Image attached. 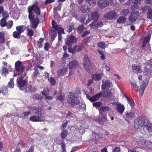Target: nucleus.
<instances>
[{
    "label": "nucleus",
    "mask_w": 152,
    "mask_h": 152,
    "mask_svg": "<svg viewBox=\"0 0 152 152\" xmlns=\"http://www.w3.org/2000/svg\"><path fill=\"white\" fill-rule=\"evenodd\" d=\"M103 24L102 22L98 19V20L93 21V22L89 25V26L91 28H96L102 27L103 26Z\"/></svg>",
    "instance_id": "9b49d317"
},
{
    "label": "nucleus",
    "mask_w": 152,
    "mask_h": 152,
    "mask_svg": "<svg viewBox=\"0 0 152 152\" xmlns=\"http://www.w3.org/2000/svg\"><path fill=\"white\" fill-rule=\"evenodd\" d=\"M110 86V82L108 80H105L103 82V83L102 85V90L108 88Z\"/></svg>",
    "instance_id": "bb28decb"
},
{
    "label": "nucleus",
    "mask_w": 152,
    "mask_h": 152,
    "mask_svg": "<svg viewBox=\"0 0 152 152\" xmlns=\"http://www.w3.org/2000/svg\"><path fill=\"white\" fill-rule=\"evenodd\" d=\"M62 4L61 3H59L58 6L56 7H54L53 8L54 11L56 12L57 11V10L60 11L61 9Z\"/></svg>",
    "instance_id": "052dcab7"
},
{
    "label": "nucleus",
    "mask_w": 152,
    "mask_h": 152,
    "mask_svg": "<svg viewBox=\"0 0 152 152\" xmlns=\"http://www.w3.org/2000/svg\"><path fill=\"white\" fill-rule=\"evenodd\" d=\"M90 33V30L86 31H85L81 35L82 37H86L87 35L89 34Z\"/></svg>",
    "instance_id": "69168bd1"
},
{
    "label": "nucleus",
    "mask_w": 152,
    "mask_h": 152,
    "mask_svg": "<svg viewBox=\"0 0 152 152\" xmlns=\"http://www.w3.org/2000/svg\"><path fill=\"white\" fill-rule=\"evenodd\" d=\"M109 110L110 107H109L107 106H103L100 107L99 111L104 113L105 111H108Z\"/></svg>",
    "instance_id": "ea45409f"
},
{
    "label": "nucleus",
    "mask_w": 152,
    "mask_h": 152,
    "mask_svg": "<svg viewBox=\"0 0 152 152\" xmlns=\"http://www.w3.org/2000/svg\"><path fill=\"white\" fill-rule=\"evenodd\" d=\"M67 102L68 103L70 104L72 107H74L80 102L79 100H78L77 98L75 96V94L71 92L69 93Z\"/></svg>",
    "instance_id": "39448f33"
},
{
    "label": "nucleus",
    "mask_w": 152,
    "mask_h": 152,
    "mask_svg": "<svg viewBox=\"0 0 152 152\" xmlns=\"http://www.w3.org/2000/svg\"><path fill=\"white\" fill-rule=\"evenodd\" d=\"M114 104L116 106V110L120 114H122L125 110L124 105L118 102H114Z\"/></svg>",
    "instance_id": "ddd939ff"
},
{
    "label": "nucleus",
    "mask_w": 152,
    "mask_h": 152,
    "mask_svg": "<svg viewBox=\"0 0 152 152\" xmlns=\"http://www.w3.org/2000/svg\"><path fill=\"white\" fill-rule=\"evenodd\" d=\"M32 98L34 99L42 100L43 97L40 95L35 94L32 96Z\"/></svg>",
    "instance_id": "09e8293b"
},
{
    "label": "nucleus",
    "mask_w": 152,
    "mask_h": 152,
    "mask_svg": "<svg viewBox=\"0 0 152 152\" xmlns=\"http://www.w3.org/2000/svg\"><path fill=\"white\" fill-rule=\"evenodd\" d=\"M135 115V113L134 112L132 111L129 112H126L125 116L126 117L128 118H133Z\"/></svg>",
    "instance_id": "473e14b6"
},
{
    "label": "nucleus",
    "mask_w": 152,
    "mask_h": 152,
    "mask_svg": "<svg viewBox=\"0 0 152 152\" xmlns=\"http://www.w3.org/2000/svg\"><path fill=\"white\" fill-rule=\"evenodd\" d=\"M130 13L129 10L128 9L122 10L120 14L125 16H126Z\"/></svg>",
    "instance_id": "c9c22d12"
},
{
    "label": "nucleus",
    "mask_w": 152,
    "mask_h": 152,
    "mask_svg": "<svg viewBox=\"0 0 152 152\" xmlns=\"http://www.w3.org/2000/svg\"><path fill=\"white\" fill-rule=\"evenodd\" d=\"M15 70L18 75L22 74L25 70V66L22 62L18 61L15 63Z\"/></svg>",
    "instance_id": "423d86ee"
},
{
    "label": "nucleus",
    "mask_w": 152,
    "mask_h": 152,
    "mask_svg": "<svg viewBox=\"0 0 152 152\" xmlns=\"http://www.w3.org/2000/svg\"><path fill=\"white\" fill-rule=\"evenodd\" d=\"M91 15V19L93 20V21L98 20L99 18V14L98 12L96 11H94L92 12Z\"/></svg>",
    "instance_id": "4be33fe9"
},
{
    "label": "nucleus",
    "mask_w": 152,
    "mask_h": 152,
    "mask_svg": "<svg viewBox=\"0 0 152 152\" xmlns=\"http://www.w3.org/2000/svg\"><path fill=\"white\" fill-rule=\"evenodd\" d=\"M98 46L102 49H105V44L103 42H101L97 43Z\"/></svg>",
    "instance_id": "8fccbe9b"
},
{
    "label": "nucleus",
    "mask_w": 152,
    "mask_h": 152,
    "mask_svg": "<svg viewBox=\"0 0 152 152\" xmlns=\"http://www.w3.org/2000/svg\"><path fill=\"white\" fill-rule=\"evenodd\" d=\"M102 105V102H96L93 103V105L94 107H98Z\"/></svg>",
    "instance_id": "e2e57ef3"
},
{
    "label": "nucleus",
    "mask_w": 152,
    "mask_h": 152,
    "mask_svg": "<svg viewBox=\"0 0 152 152\" xmlns=\"http://www.w3.org/2000/svg\"><path fill=\"white\" fill-rule=\"evenodd\" d=\"M125 97L127 99V102L129 105L132 107H134V103L133 99H130L126 95L125 96Z\"/></svg>",
    "instance_id": "7c9ffc66"
},
{
    "label": "nucleus",
    "mask_w": 152,
    "mask_h": 152,
    "mask_svg": "<svg viewBox=\"0 0 152 152\" xmlns=\"http://www.w3.org/2000/svg\"><path fill=\"white\" fill-rule=\"evenodd\" d=\"M99 113L98 117V120L100 123L103 124L107 120L106 115L104 113L99 111Z\"/></svg>",
    "instance_id": "4468645a"
},
{
    "label": "nucleus",
    "mask_w": 152,
    "mask_h": 152,
    "mask_svg": "<svg viewBox=\"0 0 152 152\" xmlns=\"http://www.w3.org/2000/svg\"><path fill=\"white\" fill-rule=\"evenodd\" d=\"M98 94H100V98L102 97L103 98H106L109 95L111 94V92L110 91L106 92V91H102L101 92H100Z\"/></svg>",
    "instance_id": "c85d7f7f"
},
{
    "label": "nucleus",
    "mask_w": 152,
    "mask_h": 152,
    "mask_svg": "<svg viewBox=\"0 0 152 152\" xmlns=\"http://www.w3.org/2000/svg\"><path fill=\"white\" fill-rule=\"evenodd\" d=\"M150 7L147 5H145L143 6H141V7L140 9V11H142V13H145L147 11H148L149 9H150Z\"/></svg>",
    "instance_id": "2f4dec72"
},
{
    "label": "nucleus",
    "mask_w": 152,
    "mask_h": 152,
    "mask_svg": "<svg viewBox=\"0 0 152 152\" xmlns=\"http://www.w3.org/2000/svg\"><path fill=\"white\" fill-rule=\"evenodd\" d=\"M134 126L136 128L142 127L144 131L148 133L152 132V124L145 117H139L134 120Z\"/></svg>",
    "instance_id": "f03ea898"
},
{
    "label": "nucleus",
    "mask_w": 152,
    "mask_h": 152,
    "mask_svg": "<svg viewBox=\"0 0 152 152\" xmlns=\"http://www.w3.org/2000/svg\"><path fill=\"white\" fill-rule=\"evenodd\" d=\"M78 10L80 12L83 13H86L90 10V7L86 5H82L78 7Z\"/></svg>",
    "instance_id": "6ab92c4d"
},
{
    "label": "nucleus",
    "mask_w": 152,
    "mask_h": 152,
    "mask_svg": "<svg viewBox=\"0 0 152 152\" xmlns=\"http://www.w3.org/2000/svg\"><path fill=\"white\" fill-rule=\"evenodd\" d=\"M147 16L148 19H152V8H150L149 9L147 12Z\"/></svg>",
    "instance_id": "de8ad7c7"
},
{
    "label": "nucleus",
    "mask_w": 152,
    "mask_h": 152,
    "mask_svg": "<svg viewBox=\"0 0 152 152\" xmlns=\"http://www.w3.org/2000/svg\"><path fill=\"white\" fill-rule=\"evenodd\" d=\"M25 76V75H21L18 77L16 80L17 83L19 88L22 90H23V88L26 85L27 82L25 79H24Z\"/></svg>",
    "instance_id": "0eeeda50"
},
{
    "label": "nucleus",
    "mask_w": 152,
    "mask_h": 152,
    "mask_svg": "<svg viewBox=\"0 0 152 152\" xmlns=\"http://www.w3.org/2000/svg\"><path fill=\"white\" fill-rule=\"evenodd\" d=\"M2 16L3 18H2L7 19L9 17V15L8 13L7 12H4L2 13Z\"/></svg>",
    "instance_id": "0e129e2a"
},
{
    "label": "nucleus",
    "mask_w": 152,
    "mask_h": 152,
    "mask_svg": "<svg viewBox=\"0 0 152 152\" xmlns=\"http://www.w3.org/2000/svg\"><path fill=\"white\" fill-rule=\"evenodd\" d=\"M26 31H27V34L28 36L31 37L33 36L34 32L32 29L28 28L26 29Z\"/></svg>",
    "instance_id": "a19ab883"
},
{
    "label": "nucleus",
    "mask_w": 152,
    "mask_h": 152,
    "mask_svg": "<svg viewBox=\"0 0 152 152\" xmlns=\"http://www.w3.org/2000/svg\"><path fill=\"white\" fill-rule=\"evenodd\" d=\"M126 20V18L125 17L121 16L117 20V22L118 23H124Z\"/></svg>",
    "instance_id": "4c0bfd02"
},
{
    "label": "nucleus",
    "mask_w": 152,
    "mask_h": 152,
    "mask_svg": "<svg viewBox=\"0 0 152 152\" xmlns=\"http://www.w3.org/2000/svg\"><path fill=\"white\" fill-rule=\"evenodd\" d=\"M151 37L149 35L145 37L144 38L143 41L142 42V45L141 48L143 49L146 45L149 43Z\"/></svg>",
    "instance_id": "5701e85b"
},
{
    "label": "nucleus",
    "mask_w": 152,
    "mask_h": 152,
    "mask_svg": "<svg viewBox=\"0 0 152 152\" xmlns=\"http://www.w3.org/2000/svg\"><path fill=\"white\" fill-rule=\"evenodd\" d=\"M57 29H56V30L57 31L58 34H65L64 29L61 28L60 26L59 28H58Z\"/></svg>",
    "instance_id": "49530a36"
},
{
    "label": "nucleus",
    "mask_w": 152,
    "mask_h": 152,
    "mask_svg": "<svg viewBox=\"0 0 152 152\" xmlns=\"http://www.w3.org/2000/svg\"><path fill=\"white\" fill-rule=\"evenodd\" d=\"M28 18L29 20L32 28H36L39 23V20L38 17L34 18V12L38 15H40L41 13L40 9L37 5H32L29 6L28 8Z\"/></svg>",
    "instance_id": "f257e3e1"
},
{
    "label": "nucleus",
    "mask_w": 152,
    "mask_h": 152,
    "mask_svg": "<svg viewBox=\"0 0 152 152\" xmlns=\"http://www.w3.org/2000/svg\"><path fill=\"white\" fill-rule=\"evenodd\" d=\"M52 26L53 28H54L55 30L57 29L58 28H59L60 25H57L56 22L53 20H52Z\"/></svg>",
    "instance_id": "13d9d810"
},
{
    "label": "nucleus",
    "mask_w": 152,
    "mask_h": 152,
    "mask_svg": "<svg viewBox=\"0 0 152 152\" xmlns=\"http://www.w3.org/2000/svg\"><path fill=\"white\" fill-rule=\"evenodd\" d=\"M84 27L83 25H80L77 29V31H79V33H82L84 30Z\"/></svg>",
    "instance_id": "5fc2aeb1"
},
{
    "label": "nucleus",
    "mask_w": 152,
    "mask_h": 152,
    "mask_svg": "<svg viewBox=\"0 0 152 152\" xmlns=\"http://www.w3.org/2000/svg\"><path fill=\"white\" fill-rule=\"evenodd\" d=\"M49 81L52 86H54L56 84V80L53 77H51L50 78L48 79Z\"/></svg>",
    "instance_id": "864d4df0"
},
{
    "label": "nucleus",
    "mask_w": 152,
    "mask_h": 152,
    "mask_svg": "<svg viewBox=\"0 0 152 152\" xmlns=\"http://www.w3.org/2000/svg\"><path fill=\"white\" fill-rule=\"evenodd\" d=\"M132 70L133 72L137 73H141L142 71L140 66H138L135 64H133L132 66Z\"/></svg>",
    "instance_id": "a211bd4d"
},
{
    "label": "nucleus",
    "mask_w": 152,
    "mask_h": 152,
    "mask_svg": "<svg viewBox=\"0 0 152 152\" xmlns=\"http://www.w3.org/2000/svg\"><path fill=\"white\" fill-rule=\"evenodd\" d=\"M8 69L4 67H3L1 72V74L5 76H6L8 74Z\"/></svg>",
    "instance_id": "c03bdc74"
},
{
    "label": "nucleus",
    "mask_w": 152,
    "mask_h": 152,
    "mask_svg": "<svg viewBox=\"0 0 152 152\" xmlns=\"http://www.w3.org/2000/svg\"><path fill=\"white\" fill-rule=\"evenodd\" d=\"M35 91L34 89L33 88L32 86L31 85H28V86L26 88V92H34Z\"/></svg>",
    "instance_id": "603ef678"
},
{
    "label": "nucleus",
    "mask_w": 152,
    "mask_h": 152,
    "mask_svg": "<svg viewBox=\"0 0 152 152\" xmlns=\"http://www.w3.org/2000/svg\"><path fill=\"white\" fill-rule=\"evenodd\" d=\"M75 24L73 23H71L69 25L67 26V31L69 32H71L72 30L75 28Z\"/></svg>",
    "instance_id": "e433bc0d"
},
{
    "label": "nucleus",
    "mask_w": 152,
    "mask_h": 152,
    "mask_svg": "<svg viewBox=\"0 0 152 152\" xmlns=\"http://www.w3.org/2000/svg\"><path fill=\"white\" fill-rule=\"evenodd\" d=\"M58 141L60 142V143H59V144L61 145L62 152H66L65 148L66 145L64 141V140H59Z\"/></svg>",
    "instance_id": "c756f323"
},
{
    "label": "nucleus",
    "mask_w": 152,
    "mask_h": 152,
    "mask_svg": "<svg viewBox=\"0 0 152 152\" xmlns=\"http://www.w3.org/2000/svg\"><path fill=\"white\" fill-rule=\"evenodd\" d=\"M83 65L86 71L89 72L91 68V61L87 55H85L84 58Z\"/></svg>",
    "instance_id": "6e6552de"
},
{
    "label": "nucleus",
    "mask_w": 152,
    "mask_h": 152,
    "mask_svg": "<svg viewBox=\"0 0 152 152\" xmlns=\"http://www.w3.org/2000/svg\"><path fill=\"white\" fill-rule=\"evenodd\" d=\"M44 41V39L42 38H40L37 42V45L39 48H42V43Z\"/></svg>",
    "instance_id": "3c124183"
},
{
    "label": "nucleus",
    "mask_w": 152,
    "mask_h": 152,
    "mask_svg": "<svg viewBox=\"0 0 152 152\" xmlns=\"http://www.w3.org/2000/svg\"><path fill=\"white\" fill-rule=\"evenodd\" d=\"M116 13L114 10L110 11L107 13L105 14L104 16L105 18L111 20L116 18Z\"/></svg>",
    "instance_id": "2eb2a0df"
},
{
    "label": "nucleus",
    "mask_w": 152,
    "mask_h": 152,
    "mask_svg": "<svg viewBox=\"0 0 152 152\" xmlns=\"http://www.w3.org/2000/svg\"><path fill=\"white\" fill-rule=\"evenodd\" d=\"M102 75V73L96 74L92 75L91 77L93 80L96 81H99L101 80Z\"/></svg>",
    "instance_id": "393cba45"
},
{
    "label": "nucleus",
    "mask_w": 152,
    "mask_h": 152,
    "mask_svg": "<svg viewBox=\"0 0 152 152\" xmlns=\"http://www.w3.org/2000/svg\"><path fill=\"white\" fill-rule=\"evenodd\" d=\"M1 92L4 95H7L8 93V88L7 86H3L1 88Z\"/></svg>",
    "instance_id": "f704fd0d"
},
{
    "label": "nucleus",
    "mask_w": 152,
    "mask_h": 152,
    "mask_svg": "<svg viewBox=\"0 0 152 152\" xmlns=\"http://www.w3.org/2000/svg\"><path fill=\"white\" fill-rule=\"evenodd\" d=\"M139 12L138 11H133L131 13L128 19L129 22L132 23H134L137 20L139 16Z\"/></svg>",
    "instance_id": "9d476101"
},
{
    "label": "nucleus",
    "mask_w": 152,
    "mask_h": 152,
    "mask_svg": "<svg viewBox=\"0 0 152 152\" xmlns=\"http://www.w3.org/2000/svg\"><path fill=\"white\" fill-rule=\"evenodd\" d=\"M139 6L138 5L134 4L132 5L130 7L131 10L133 11H135L138 9Z\"/></svg>",
    "instance_id": "bf43d9fd"
},
{
    "label": "nucleus",
    "mask_w": 152,
    "mask_h": 152,
    "mask_svg": "<svg viewBox=\"0 0 152 152\" xmlns=\"http://www.w3.org/2000/svg\"><path fill=\"white\" fill-rule=\"evenodd\" d=\"M77 41V39L75 37L72 35H70L67 37L65 44L69 46H71L74 42L76 43Z\"/></svg>",
    "instance_id": "1a4fd4ad"
},
{
    "label": "nucleus",
    "mask_w": 152,
    "mask_h": 152,
    "mask_svg": "<svg viewBox=\"0 0 152 152\" xmlns=\"http://www.w3.org/2000/svg\"><path fill=\"white\" fill-rule=\"evenodd\" d=\"M151 70L150 68L145 67H144V70L143 72L145 74H150Z\"/></svg>",
    "instance_id": "6e6d98bb"
},
{
    "label": "nucleus",
    "mask_w": 152,
    "mask_h": 152,
    "mask_svg": "<svg viewBox=\"0 0 152 152\" xmlns=\"http://www.w3.org/2000/svg\"><path fill=\"white\" fill-rule=\"evenodd\" d=\"M5 41L4 34L3 32H0V43H4Z\"/></svg>",
    "instance_id": "79ce46f5"
},
{
    "label": "nucleus",
    "mask_w": 152,
    "mask_h": 152,
    "mask_svg": "<svg viewBox=\"0 0 152 152\" xmlns=\"http://www.w3.org/2000/svg\"><path fill=\"white\" fill-rule=\"evenodd\" d=\"M67 67H64L59 69L57 72V75L58 76H63L67 70Z\"/></svg>",
    "instance_id": "412c9836"
},
{
    "label": "nucleus",
    "mask_w": 152,
    "mask_h": 152,
    "mask_svg": "<svg viewBox=\"0 0 152 152\" xmlns=\"http://www.w3.org/2000/svg\"><path fill=\"white\" fill-rule=\"evenodd\" d=\"M91 19H90L89 16L88 14L85 15L84 17H83L81 20L82 23H84L85 24H87L90 22Z\"/></svg>",
    "instance_id": "b1692460"
},
{
    "label": "nucleus",
    "mask_w": 152,
    "mask_h": 152,
    "mask_svg": "<svg viewBox=\"0 0 152 152\" xmlns=\"http://www.w3.org/2000/svg\"><path fill=\"white\" fill-rule=\"evenodd\" d=\"M14 78L13 77L10 79V81L9 82L7 85V86L10 88H13L14 87V83L13 80Z\"/></svg>",
    "instance_id": "37998d69"
},
{
    "label": "nucleus",
    "mask_w": 152,
    "mask_h": 152,
    "mask_svg": "<svg viewBox=\"0 0 152 152\" xmlns=\"http://www.w3.org/2000/svg\"><path fill=\"white\" fill-rule=\"evenodd\" d=\"M73 50L76 52H79L82 50V48L80 46L76 45L73 47Z\"/></svg>",
    "instance_id": "680f3d73"
},
{
    "label": "nucleus",
    "mask_w": 152,
    "mask_h": 152,
    "mask_svg": "<svg viewBox=\"0 0 152 152\" xmlns=\"http://www.w3.org/2000/svg\"><path fill=\"white\" fill-rule=\"evenodd\" d=\"M78 64V63L76 61H71L69 64V67L70 69H74L77 65Z\"/></svg>",
    "instance_id": "cd10ccee"
},
{
    "label": "nucleus",
    "mask_w": 152,
    "mask_h": 152,
    "mask_svg": "<svg viewBox=\"0 0 152 152\" xmlns=\"http://www.w3.org/2000/svg\"><path fill=\"white\" fill-rule=\"evenodd\" d=\"M33 112L36 114L42 116L44 113V111L42 107L40 106H35L33 109Z\"/></svg>",
    "instance_id": "dca6fc26"
},
{
    "label": "nucleus",
    "mask_w": 152,
    "mask_h": 152,
    "mask_svg": "<svg viewBox=\"0 0 152 152\" xmlns=\"http://www.w3.org/2000/svg\"><path fill=\"white\" fill-rule=\"evenodd\" d=\"M100 94H97L91 97L87 95V98L91 102H94L98 100L100 98Z\"/></svg>",
    "instance_id": "aec40b11"
},
{
    "label": "nucleus",
    "mask_w": 152,
    "mask_h": 152,
    "mask_svg": "<svg viewBox=\"0 0 152 152\" xmlns=\"http://www.w3.org/2000/svg\"><path fill=\"white\" fill-rule=\"evenodd\" d=\"M88 2L89 4L91 5L94 6L95 4L96 1L95 0H86Z\"/></svg>",
    "instance_id": "774afa93"
},
{
    "label": "nucleus",
    "mask_w": 152,
    "mask_h": 152,
    "mask_svg": "<svg viewBox=\"0 0 152 152\" xmlns=\"http://www.w3.org/2000/svg\"><path fill=\"white\" fill-rule=\"evenodd\" d=\"M0 25L2 27H4L6 26L7 24V20L4 18H2L0 20Z\"/></svg>",
    "instance_id": "a18cd8bd"
},
{
    "label": "nucleus",
    "mask_w": 152,
    "mask_h": 152,
    "mask_svg": "<svg viewBox=\"0 0 152 152\" xmlns=\"http://www.w3.org/2000/svg\"><path fill=\"white\" fill-rule=\"evenodd\" d=\"M148 80H144L140 86L139 90L138 87L136 83H131V86L134 88H135L137 91H139L140 93L141 96H142L144 92L146 86L148 84Z\"/></svg>",
    "instance_id": "20e7f679"
},
{
    "label": "nucleus",
    "mask_w": 152,
    "mask_h": 152,
    "mask_svg": "<svg viewBox=\"0 0 152 152\" xmlns=\"http://www.w3.org/2000/svg\"><path fill=\"white\" fill-rule=\"evenodd\" d=\"M16 30L13 32L12 36L16 39H20L21 34L24 32L26 29V27L24 25L18 26L16 27Z\"/></svg>",
    "instance_id": "7ed1b4c3"
},
{
    "label": "nucleus",
    "mask_w": 152,
    "mask_h": 152,
    "mask_svg": "<svg viewBox=\"0 0 152 152\" xmlns=\"http://www.w3.org/2000/svg\"><path fill=\"white\" fill-rule=\"evenodd\" d=\"M56 30H51V35L53 36V37H55L57 35V32L56 31Z\"/></svg>",
    "instance_id": "338daca9"
},
{
    "label": "nucleus",
    "mask_w": 152,
    "mask_h": 152,
    "mask_svg": "<svg viewBox=\"0 0 152 152\" xmlns=\"http://www.w3.org/2000/svg\"><path fill=\"white\" fill-rule=\"evenodd\" d=\"M109 4V2L107 0H99L97 2V5L101 9H103Z\"/></svg>",
    "instance_id": "f3484780"
},
{
    "label": "nucleus",
    "mask_w": 152,
    "mask_h": 152,
    "mask_svg": "<svg viewBox=\"0 0 152 152\" xmlns=\"http://www.w3.org/2000/svg\"><path fill=\"white\" fill-rule=\"evenodd\" d=\"M13 24V21L12 20H9L7 22L6 26L7 29H10L12 26Z\"/></svg>",
    "instance_id": "58836bf2"
},
{
    "label": "nucleus",
    "mask_w": 152,
    "mask_h": 152,
    "mask_svg": "<svg viewBox=\"0 0 152 152\" xmlns=\"http://www.w3.org/2000/svg\"><path fill=\"white\" fill-rule=\"evenodd\" d=\"M25 145V143H24L22 140H20L19 142H18L17 145L16 147H21L24 148Z\"/></svg>",
    "instance_id": "4d7b16f0"
},
{
    "label": "nucleus",
    "mask_w": 152,
    "mask_h": 152,
    "mask_svg": "<svg viewBox=\"0 0 152 152\" xmlns=\"http://www.w3.org/2000/svg\"><path fill=\"white\" fill-rule=\"evenodd\" d=\"M29 119L32 122H42L45 121V116H42L35 115L31 116Z\"/></svg>",
    "instance_id": "f8f14e48"
},
{
    "label": "nucleus",
    "mask_w": 152,
    "mask_h": 152,
    "mask_svg": "<svg viewBox=\"0 0 152 152\" xmlns=\"http://www.w3.org/2000/svg\"><path fill=\"white\" fill-rule=\"evenodd\" d=\"M68 134V133L67 130L65 129L60 134V135L61 136V138L63 140L65 139L67 136Z\"/></svg>",
    "instance_id": "72a5a7b5"
},
{
    "label": "nucleus",
    "mask_w": 152,
    "mask_h": 152,
    "mask_svg": "<svg viewBox=\"0 0 152 152\" xmlns=\"http://www.w3.org/2000/svg\"><path fill=\"white\" fill-rule=\"evenodd\" d=\"M57 95L56 96L59 100L61 101L64 99V97L62 95L61 91L59 90L57 92L56 91L54 94V95Z\"/></svg>",
    "instance_id": "a878e982"
}]
</instances>
